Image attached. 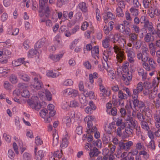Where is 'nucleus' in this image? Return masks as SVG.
Here are the masks:
<instances>
[{
	"mask_svg": "<svg viewBox=\"0 0 160 160\" xmlns=\"http://www.w3.org/2000/svg\"><path fill=\"white\" fill-rule=\"evenodd\" d=\"M148 61L152 70L155 69L157 66V64L154 59L150 57Z\"/></svg>",
	"mask_w": 160,
	"mask_h": 160,
	"instance_id": "412c9836",
	"label": "nucleus"
},
{
	"mask_svg": "<svg viewBox=\"0 0 160 160\" xmlns=\"http://www.w3.org/2000/svg\"><path fill=\"white\" fill-rule=\"evenodd\" d=\"M40 21L41 22H45L46 25L48 27H50L52 25V22L49 19L42 18L40 19Z\"/></svg>",
	"mask_w": 160,
	"mask_h": 160,
	"instance_id": "f704fd0d",
	"label": "nucleus"
},
{
	"mask_svg": "<svg viewBox=\"0 0 160 160\" xmlns=\"http://www.w3.org/2000/svg\"><path fill=\"white\" fill-rule=\"evenodd\" d=\"M125 128V131L127 134V136L129 137V136L132 135L134 129L131 128L127 126H126Z\"/></svg>",
	"mask_w": 160,
	"mask_h": 160,
	"instance_id": "7c9ffc66",
	"label": "nucleus"
},
{
	"mask_svg": "<svg viewBox=\"0 0 160 160\" xmlns=\"http://www.w3.org/2000/svg\"><path fill=\"white\" fill-rule=\"evenodd\" d=\"M154 37L150 33H148L144 36V41L146 43L153 42L154 41Z\"/></svg>",
	"mask_w": 160,
	"mask_h": 160,
	"instance_id": "a211bd4d",
	"label": "nucleus"
},
{
	"mask_svg": "<svg viewBox=\"0 0 160 160\" xmlns=\"http://www.w3.org/2000/svg\"><path fill=\"white\" fill-rule=\"evenodd\" d=\"M107 111L109 114L111 113L112 115L114 116L117 114V110L115 108H113L110 110H107Z\"/></svg>",
	"mask_w": 160,
	"mask_h": 160,
	"instance_id": "de8ad7c7",
	"label": "nucleus"
},
{
	"mask_svg": "<svg viewBox=\"0 0 160 160\" xmlns=\"http://www.w3.org/2000/svg\"><path fill=\"white\" fill-rule=\"evenodd\" d=\"M33 77L34 83L31 85V88H33L36 90H39L42 88L43 85L42 82H41L40 79L41 77L39 74H37L35 72H32Z\"/></svg>",
	"mask_w": 160,
	"mask_h": 160,
	"instance_id": "7ed1b4c3",
	"label": "nucleus"
},
{
	"mask_svg": "<svg viewBox=\"0 0 160 160\" xmlns=\"http://www.w3.org/2000/svg\"><path fill=\"white\" fill-rule=\"evenodd\" d=\"M160 80V77H157L156 78H155L153 79L152 81V85L155 88L156 87H157L159 82Z\"/></svg>",
	"mask_w": 160,
	"mask_h": 160,
	"instance_id": "49530a36",
	"label": "nucleus"
},
{
	"mask_svg": "<svg viewBox=\"0 0 160 160\" xmlns=\"http://www.w3.org/2000/svg\"><path fill=\"white\" fill-rule=\"evenodd\" d=\"M103 18L105 22L107 23L108 22V19L112 20L114 19V16L111 12H108L104 14Z\"/></svg>",
	"mask_w": 160,
	"mask_h": 160,
	"instance_id": "dca6fc26",
	"label": "nucleus"
},
{
	"mask_svg": "<svg viewBox=\"0 0 160 160\" xmlns=\"http://www.w3.org/2000/svg\"><path fill=\"white\" fill-rule=\"evenodd\" d=\"M99 153L98 149L96 148H94L92 149H91L89 154L90 157L91 158L98 156Z\"/></svg>",
	"mask_w": 160,
	"mask_h": 160,
	"instance_id": "c85d7f7f",
	"label": "nucleus"
},
{
	"mask_svg": "<svg viewBox=\"0 0 160 160\" xmlns=\"http://www.w3.org/2000/svg\"><path fill=\"white\" fill-rule=\"evenodd\" d=\"M78 94V90L71 88H68L64 90L63 91V94L65 97L71 96L72 97H76Z\"/></svg>",
	"mask_w": 160,
	"mask_h": 160,
	"instance_id": "1a4fd4ad",
	"label": "nucleus"
},
{
	"mask_svg": "<svg viewBox=\"0 0 160 160\" xmlns=\"http://www.w3.org/2000/svg\"><path fill=\"white\" fill-rule=\"evenodd\" d=\"M68 144L67 139L66 138H63L60 143V147L62 148H65L68 146Z\"/></svg>",
	"mask_w": 160,
	"mask_h": 160,
	"instance_id": "2f4dec72",
	"label": "nucleus"
},
{
	"mask_svg": "<svg viewBox=\"0 0 160 160\" xmlns=\"http://www.w3.org/2000/svg\"><path fill=\"white\" fill-rule=\"evenodd\" d=\"M123 50L127 54L129 62L130 63L133 64L134 62V58L135 56V54L133 48L125 46Z\"/></svg>",
	"mask_w": 160,
	"mask_h": 160,
	"instance_id": "20e7f679",
	"label": "nucleus"
},
{
	"mask_svg": "<svg viewBox=\"0 0 160 160\" xmlns=\"http://www.w3.org/2000/svg\"><path fill=\"white\" fill-rule=\"evenodd\" d=\"M136 49H139L142 44V42L140 40H137L135 43H132Z\"/></svg>",
	"mask_w": 160,
	"mask_h": 160,
	"instance_id": "4c0bfd02",
	"label": "nucleus"
},
{
	"mask_svg": "<svg viewBox=\"0 0 160 160\" xmlns=\"http://www.w3.org/2000/svg\"><path fill=\"white\" fill-rule=\"evenodd\" d=\"M63 55V54H62L51 55H50L49 57L54 62H57L59 61L60 59L62 57Z\"/></svg>",
	"mask_w": 160,
	"mask_h": 160,
	"instance_id": "5701e85b",
	"label": "nucleus"
},
{
	"mask_svg": "<svg viewBox=\"0 0 160 160\" xmlns=\"http://www.w3.org/2000/svg\"><path fill=\"white\" fill-rule=\"evenodd\" d=\"M142 128L146 130H148L149 128L147 122L144 121H142L141 122Z\"/></svg>",
	"mask_w": 160,
	"mask_h": 160,
	"instance_id": "37998d69",
	"label": "nucleus"
},
{
	"mask_svg": "<svg viewBox=\"0 0 160 160\" xmlns=\"http://www.w3.org/2000/svg\"><path fill=\"white\" fill-rule=\"evenodd\" d=\"M21 95L23 97L28 98L30 96L29 91L27 89L23 90L21 92Z\"/></svg>",
	"mask_w": 160,
	"mask_h": 160,
	"instance_id": "a18cd8bd",
	"label": "nucleus"
},
{
	"mask_svg": "<svg viewBox=\"0 0 160 160\" xmlns=\"http://www.w3.org/2000/svg\"><path fill=\"white\" fill-rule=\"evenodd\" d=\"M136 8L131 7L130 9V11L132 15L134 17L138 16L139 13L138 10Z\"/></svg>",
	"mask_w": 160,
	"mask_h": 160,
	"instance_id": "473e14b6",
	"label": "nucleus"
},
{
	"mask_svg": "<svg viewBox=\"0 0 160 160\" xmlns=\"http://www.w3.org/2000/svg\"><path fill=\"white\" fill-rule=\"evenodd\" d=\"M138 36V35L134 33H131L128 36L129 40L131 43H134L137 41Z\"/></svg>",
	"mask_w": 160,
	"mask_h": 160,
	"instance_id": "393cba45",
	"label": "nucleus"
},
{
	"mask_svg": "<svg viewBox=\"0 0 160 160\" xmlns=\"http://www.w3.org/2000/svg\"><path fill=\"white\" fill-rule=\"evenodd\" d=\"M94 119V118L92 116H88V117H86L85 118V120H88L87 122V125H92V121H93Z\"/></svg>",
	"mask_w": 160,
	"mask_h": 160,
	"instance_id": "c03bdc74",
	"label": "nucleus"
},
{
	"mask_svg": "<svg viewBox=\"0 0 160 160\" xmlns=\"http://www.w3.org/2000/svg\"><path fill=\"white\" fill-rule=\"evenodd\" d=\"M149 53L147 51H139L137 53L138 59L142 62H147L149 58Z\"/></svg>",
	"mask_w": 160,
	"mask_h": 160,
	"instance_id": "0eeeda50",
	"label": "nucleus"
},
{
	"mask_svg": "<svg viewBox=\"0 0 160 160\" xmlns=\"http://www.w3.org/2000/svg\"><path fill=\"white\" fill-rule=\"evenodd\" d=\"M145 89L143 90V92L145 96H148L149 99H153L157 96L158 93L157 90L155 88L153 89H149L148 87H147L146 85L144 86Z\"/></svg>",
	"mask_w": 160,
	"mask_h": 160,
	"instance_id": "39448f33",
	"label": "nucleus"
},
{
	"mask_svg": "<svg viewBox=\"0 0 160 160\" xmlns=\"http://www.w3.org/2000/svg\"><path fill=\"white\" fill-rule=\"evenodd\" d=\"M48 111L46 109L41 110L40 112L41 116L43 118H45L46 114H48Z\"/></svg>",
	"mask_w": 160,
	"mask_h": 160,
	"instance_id": "0e129e2a",
	"label": "nucleus"
},
{
	"mask_svg": "<svg viewBox=\"0 0 160 160\" xmlns=\"http://www.w3.org/2000/svg\"><path fill=\"white\" fill-rule=\"evenodd\" d=\"M110 137L109 135H104L102 141L104 144H107L110 141Z\"/></svg>",
	"mask_w": 160,
	"mask_h": 160,
	"instance_id": "c9c22d12",
	"label": "nucleus"
},
{
	"mask_svg": "<svg viewBox=\"0 0 160 160\" xmlns=\"http://www.w3.org/2000/svg\"><path fill=\"white\" fill-rule=\"evenodd\" d=\"M47 76L49 77L54 78L58 76V73L55 72H53L52 71H48L47 73Z\"/></svg>",
	"mask_w": 160,
	"mask_h": 160,
	"instance_id": "ea45409f",
	"label": "nucleus"
},
{
	"mask_svg": "<svg viewBox=\"0 0 160 160\" xmlns=\"http://www.w3.org/2000/svg\"><path fill=\"white\" fill-rule=\"evenodd\" d=\"M3 86L7 90H10L12 88V86L8 81L4 82Z\"/></svg>",
	"mask_w": 160,
	"mask_h": 160,
	"instance_id": "5fc2aeb1",
	"label": "nucleus"
},
{
	"mask_svg": "<svg viewBox=\"0 0 160 160\" xmlns=\"http://www.w3.org/2000/svg\"><path fill=\"white\" fill-rule=\"evenodd\" d=\"M114 22H110L108 24V26L106 25L103 28V30L105 34H108L113 29Z\"/></svg>",
	"mask_w": 160,
	"mask_h": 160,
	"instance_id": "6ab92c4d",
	"label": "nucleus"
},
{
	"mask_svg": "<svg viewBox=\"0 0 160 160\" xmlns=\"http://www.w3.org/2000/svg\"><path fill=\"white\" fill-rule=\"evenodd\" d=\"M137 117L138 119L141 121V122L144 121L145 119V117L144 116L143 114L140 112L137 113Z\"/></svg>",
	"mask_w": 160,
	"mask_h": 160,
	"instance_id": "338daca9",
	"label": "nucleus"
},
{
	"mask_svg": "<svg viewBox=\"0 0 160 160\" xmlns=\"http://www.w3.org/2000/svg\"><path fill=\"white\" fill-rule=\"evenodd\" d=\"M92 134H89L87 136V135L84 134L83 137V138H87L88 141L89 142H91L92 141L93 139V137Z\"/></svg>",
	"mask_w": 160,
	"mask_h": 160,
	"instance_id": "864d4df0",
	"label": "nucleus"
},
{
	"mask_svg": "<svg viewBox=\"0 0 160 160\" xmlns=\"http://www.w3.org/2000/svg\"><path fill=\"white\" fill-rule=\"evenodd\" d=\"M85 97H89L91 98H93L95 96L94 92L92 91H88L87 90H84L83 91Z\"/></svg>",
	"mask_w": 160,
	"mask_h": 160,
	"instance_id": "bb28decb",
	"label": "nucleus"
},
{
	"mask_svg": "<svg viewBox=\"0 0 160 160\" xmlns=\"http://www.w3.org/2000/svg\"><path fill=\"white\" fill-rule=\"evenodd\" d=\"M143 84L142 82H140L137 84L136 86L133 88L132 91L139 94L143 91Z\"/></svg>",
	"mask_w": 160,
	"mask_h": 160,
	"instance_id": "4468645a",
	"label": "nucleus"
},
{
	"mask_svg": "<svg viewBox=\"0 0 160 160\" xmlns=\"http://www.w3.org/2000/svg\"><path fill=\"white\" fill-rule=\"evenodd\" d=\"M109 39L106 38L102 41V45L105 48H108L109 46Z\"/></svg>",
	"mask_w": 160,
	"mask_h": 160,
	"instance_id": "a19ab883",
	"label": "nucleus"
},
{
	"mask_svg": "<svg viewBox=\"0 0 160 160\" xmlns=\"http://www.w3.org/2000/svg\"><path fill=\"white\" fill-rule=\"evenodd\" d=\"M143 62L142 66L144 68L148 71H150L152 70L148 63H147L146 62Z\"/></svg>",
	"mask_w": 160,
	"mask_h": 160,
	"instance_id": "69168bd1",
	"label": "nucleus"
},
{
	"mask_svg": "<svg viewBox=\"0 0 160 160\" xmlns=\"http://www.w3.org/2000/svg\"><path fill=\"white\" fill-rule=\"evenodd\" d=\"M142 4L144 7L146 8H148L150 7L151 4V0H142Z\"/></svg>",
	"mask_w": 160,
	"mask_h": 160,
	"instance_id": "e433bc0d",
	"label": "nucleus"
},
{
	"mask_svg": "<svg viewBox=\"0 0 160 160\" xmlns=\"http://www.w3.org/2000/svg\"><path fill=\"white\" fill-rule=\"evenodd\" d=\"M10 80L12 83H16L18 82L17 77L14 75H11L10 77Z\"/></svg>",
	"mask_w": 160,
	"mask_h": 160,
	"instance_id": "603ef678",
	"label": "nucleus"
},
{
	"mask_svg": "<svg viewBox=\"0 0 160 160\" xmlns=\"http://www.w3.org/2000/svg\"><path fill=\"white\" fill-rule=\"evenodd\" d=\"M93 28H92L90 30H87L85 33V35L87 38H89L90 37V34L93 32Z\"/></svg>",
	"mask_w": 160,
	"mask_h": 160,
	"instance_id": "13d9d810",
	"label": "nucleus"
},
{
	"mask_svg": "<svg viewBox=\"0 0 160 160\" xmlns=\"http://www.w3.org/2000/svg\"><path fill=\"white\" fill-rule=\"evenodd\" d=\"M44 156L43 151H39L35 154V158L36 160H41Z\"/></svg>",
	"mask_w": 160,
	"mask_h": 160,
	"instance_id": "c756f323",
	"label": "nucleus"
},
{
	"mask_svg": "<svg viewBox=\"0 0 160 160\" xmlns=\"http://www.w3.org/2000/svg\"><path fill=\"white\" fill-rule=\"evenodd\" d=\"M44 43V40L42 39L36 43V46L37 48H40L43 45Z\"/></svg>",
	"mask_w": 160,
	"mask_h": 160,
	"instance_id": "bf43d9fd",
	"label": "nucleus"
},
{
	"mask_svg": "<svg viewBox=\"0 0 160 160\" xmlns=\"http://www.w3.org/2000/svg\"><path fill=\"white\" fill-rule=\"evenodd\" d=\"M140 22L141 23L145 24L146 22H149V20L147 19V16L145 15H142L140 18Z\"/></svg>",
	"mask_w": 160,
	"mask_h": 160,
	"instance_id": "8fccbe9b",
	"label": "nucleus"
},
{
	"mask_svg": "<svg viewBox=\"0 0 160 160\" xmlns=\"http://www.w3.org/2000/svg\"><path fill=\"white\" fill-rule=\"evenodd\" d=\"M78 6L80 9L83 12H86L88 11L87 7L86 6L85 2H80L78 5Z\"/></svg>",
	"mask_w": 160,
	"mask_h": 160,
	"instance_id": "cd10ccee",
	"label": "nucleus"
},
{
	"mask_svg": "<svg viewBox=\"0 0 160 160\" xmlns=\"http://www.w3.org/2000/svg\"><path fill=\"white\" fill-rule=\"evenodd\" d=\"M88 128L87 132L88 133L93 134V133L97 131V129L95 126H93L92 124L90 125H87Z\"/></svg>",
	"mask_w": 160,
	"mask_h": 160,
	"instance_id": "4be33fe9",
	"label": "nucleus"
},
{
	"mask_svg": "<svg viewBox=\"0 0 160 160\" xmlns=\"http://www.w3.org/2000/svg\"><path fill=\"white\" fill-rule=\"evenodd\" d=\"M91 52L92 56L94 58H99V49L98 46H95L93 47Z\"/></svg>",
	"mask_w": 160,
	"mask_h": 160,
	"instance_id": "f3484780",
	"label": "nucleus"
},
{
	"mask_svg": "<svg viewBox=\"0 0 160 160\" xmlns=\"http://www.w3.org/2000/svg\"><path fill=\"white\" fill-rule=\"evenodd\" d=\"M118 96L119 99L121 100L127 99L128 98V96L123 93L122 90H120L118 92Z\"/></svg>",
	"mask_w": 160,
	"mask_h": 160,
	"instance_id": "72a5a7b5",
	"label": "nucleus"
},
{
	"mask_svg": "<svg viewBox=\"0 0 160 160\" xmlns=\"http://www.w3.org/2000/svg\"><path fill=\"white\" fill-rule=\"evenodd\" d=\"M32 99H29L28 101L29 105L33 109L36 110L40 109L41 108L38 98L37 97H34L32 98Z\"/></svg>",
	"mask_w": 160,
	"mask_h": 160,
	"instance_id": "423d86ee",
	"label": "nucleus"
},
{
	"mask_svg": "<svg viewBox=\"0 0 160 160\" xmlns=\"http://www.w3.org/2000/svg\"><path fill=\"white\" fill-rule=\"evenodd\" d=\"M48 0H39V16L42 17L43 16V13L45 16L48 18L50 14L52 12V10L50 8L48 5Z\"/></svg>",
	"mask_w": 160,
	"mask_h": 160,
	"instance_id": "f03ea898",
	"label": "nucleus"
},
{
	"mask_svg": "<svg viewBox=\"0 0 160 160\" xmlns=\"http://www.w3.org/2000/svg\"><path fill=\"white\" fill-rule=\"evenodd\" d=\"M19 76L21 79L25 81H28L30 80V78L28 75L20 74Z\"/></svg>",
	"mask_w": 160,
	"mask_h": 160,
	"instance_id": "79ce46f5",
	"label": "nucleus"
},
{
	"mask_svg": "<svg viewBox=\"0 0 160 160\" xmlns=\"http://www.w3.org/2000/svg\"><path fill=\"white\" fill-rule=\"evenodd\" d=\"M71 116H67L64 118V121L67 126H70L71 123V119H74L75 117V112H72L70 113Z\"/></svg>",
	"mask_w": 160,
	"mask_h": 160,
	"instance_id": "2eb2a0df",
	"label": "nucleus"
},
{
	"mask_svg": "<svg viewBox=\"0 0 160 160\" xmlns=\"http://www.w3.org/2000/svg\"><path fill=\"white\" fill-rule=\"evenodd\" d=\"M143 28L145 30H148L150 32H152L154 30L152 23L149 22H146L144 24Z\"/></svg>",
	"mask_w": 160,
	"mask_h": 160,
	"instance_id": "aec40b11",
	"label": "nucleus"
},
{
	"mask_svg": "<svg viewBox=\"0 0 160 160\" xmlns=\"http://www.w3.org/2000/svg\"><path fill=\"white\" fill-rule=\"evenodd\" d=\"M158 112L159 113H160V110L156 111V113L154 114V118L155 121V122H160V117L159 114L158 113Z\"/></svg>",
	"mask_w": 160,
	"mask_h": 160,
	"instance_id": "052dcab7",
	"label": "nucleus"
},
{
	"mask_svg": "<svg viewBox=\"0 0 160 160\" xmlns=\"http://www.w3.org/2000/svg\"><path fill=\"white\" fill-rule=\"evenodd\" d=\"M143 84L142 82H140L137 84L136 86L133 88L132 91L139 94L143 91Z\"/></svg>",
	"mask_w": 160,
	"mask_h": 160,
	"instance_id": "ddd939ff",
	"label": "nucleus"
},
{
	"mask_svg": "<svg viewBox=\"0 0 160 160\" xmlns=\"http://www.w3.org/2000/svg\"><path fill=\"white\" fill-rule=\"evenodd\" d=\"M116 125L118 126V128H122V129H124L126 127V122H123L121 118H118L116 122Z\"/></svg>",
	"mask_w": 160,
	"mask_h": 160,
	"instance_id": "b1692460",
	"label": "nucleus"
},
{
	"mask_svg": "<svg viewBox=\"0 0 160 160\" xmlns=\"http://www.w3.org/2000/svg\"><path fill=\"white\" fill-rule=\"evenodd\" d=\"M113 53V52L110 49L107 51H104L103 52V58L106 62L108 66V63L110 62Z\"/></svg>",
	"mask_w": 160,
	"mask_h": 160,
	"instance_id": "9b49d317",
	"label": "nucleus"
},
{
	"mask_svg": "<svg viewBox=\"0 0 160 160\" xmlns=\"http://www.w3.org/2000/svg\"><path fill=\"white\" fill-rule=\"evenodd\" d=\"M25 58H20L18 59L17 60H14L12 61V65L15 67H17L21 65L22 64H24L25 66L27 67L26 63H28L29 62H26L25 61Z\"/></svg>",
	"mask_w": 160,
	"mask_h": 160,
	"instance_id": "f8f14e48",
	"label": "nucleus"
},
{
	"mask_svg": "<svg viewBox=\"0 0 160 160\" xmlns=\"http://www.w3.org/2000/svg\"><path fill=\"white\" fill-rule=\"evenodd\" d=\"M31 158L30 154L28 152H25L23 155V160H30Z\"/></svg>",
	"mask_w": 160,
	"mask_h": 160,
	"instance_id": "4d7b16f0",
	"label": "nucleus"
},
{
	"mask_svg": "<svg viewBox=\"0 0 160 160\" xmlns=\"http://www.w3.org/2000/svg\"><path fill=\"white\" fill-rule=\"evenodd\" d=\"M126 121V126L134 129L138 126L137 122L134 120L131 116H128L125 119Z\"/></svg>",
	"mask_w": 160,
	"mask_h": 160,
	"instance_id": "9d476101",
	"label": "nucleus"
},
{
	"mask_svg": "<svg viewBox=\"0 0 160 160\" xmlns=\"http://www.w3.org/2000/svg\"><path fill=\"white\" fill-rule=\"evenodd\" d=\"M73 81L71 79H68L63 82V85L66 86H72L73 84Z\"/></svg>",
	"mask_w": 160,
	"mask_h": 160,
	"instance_id": "6e6d98bb",
	"label": "nucleus"
},
{
	"mask_svg": "<svg viewBox=\"0 0 160 160\" xmlns=\"http://www.w3.org/2000/svg\"><path fill=\"white\" fill-rule=\"evenodd\" d=\"M116 14L118 17H123L124 15L122 10L120 8H117L116 9Z\"/></svg>",
	"mask_w": 160,
	"mask_h": 160,
	"instance_id": "58836bf2",
	"label": "nucleus"
},
{
	"mask_svg": "<svg viewBox=\"0 0 160 160\" xmlns=\"http://www.w3.org/2000/svg\"><path fill=\"white\" fill-rule=\"evenodd\" d=\"M125 143L126 146V147L128 151L130 150L131 147L133 146V142L132 141H128L126 142Z\"/></svg>",
	"mask_w": 160,
	"mask_h": 160,
	"instance_id": "774afa93",
	"label": "nucleus"
},
{
	"mask_svg": "<svg viewBox=\"0 0 160 160\" xmlns=\"http://www.w3.org/2000/svg\"><path fill=\"white\" fill-rule=\"evenodd\" d=\"M138 74L139 76L142 77V79H146V76L144 74V72L143 69H139L138 71Z\"/></svg>",
	"mask_w": 160,
	"mask_h": 160,
	"instance_id": "680f3d73",
	"label": "nucleus"
},
{
	"mask_svg": "<svg viewBox=\"0 0 160 160\" xmlns=\"http://www.w3.org/2000/svg\"><path fill=\"white\" fill-rule=\"evenodd\" d=\"M132 78V72L126 71L122 75V79L123 80L124 83L126 85H128Z\"/></svg>",
	"mask_w": 160,
	"mask_h": 160,
	"instance_id": "6e6552de",
	"label": "nucleus"
},
{
	"mask_svg": "<svg viewBox=\"0 0 160 160\" xmlns=\"http://www.w3.org/2000/svg\"><path fill=\"white\" fill-rule=\"evenodd\" d=\"M119 44L118 46L116 44H114L113 47L114 52L116 54V58L117 61L121 62L124 58V52L123 51L126 44V39L121 37H118V39L116 40Z\"/></svg>",
	"mask_w": 160,
	"mask_h": 160,
	"instance_id": "f257e3e1",
	"label": "nucleus"
},
{
	"mask_svg": "<svg viewBox=\"0 0 160 160\" xmlns=\"http://www.w3.org/2000/svg\"><path fill=\"white\" fill-rule=\"evenodd\" d=\"M62 151H59V150L56 151L53 154V157H51L50 160H55V158H58V159H60L62 156Z\"/></svg>",
	"mask_w": 160,
	"mask_h": 160,
	"instance_id": "a878e982",
	"label": "nucleus"
},
{
	"mask_svg": "<svg viewBox=\"0 0 160 160\" xmlns=\"http://www.w3.org/2000/svg\"><path fill=\"white\" fill-rule=\"evenodd\" d=\"M152 105L156 108H158L160 107V99H157L156 100H153Z\"/></svg>",
	"mask_w": 160,
	"mask_h": 160,
	"instance_id": "3c124183",
	"label": "nucleus"
},
{
	"mask_svg": "<svg viewBox=\"0 0 160 160\" xmlns=\"http://www.w3.org/2000/svg\"><path fill=\"white\" fill-rule=\"evenodd\" d=\"M108 75L112 80H114L116 78L115 74L114 73V71L112 70H108Z\"/></svg>",
	"mask_w": 160,
	"mask_h": 160,
	"instance_id": "09e8293b",
	"label": "nucleus"
},
{
	"mask_svg": "<svg viewBox=\"0 0 160 160\" xmlns=\"http://www.w3.org/2000/svg\"><path fill=\"white\" fill-rule=\"evenodd\" d=\"M119 147L121 149L124 150L125 151H128L126 147V146L125 143L122 142H119Z\"/></svg>",
	"mask_w": 160,
	"mask_h": 160,
	"instance_id": "e2e57ef3",
	"label": "nucleus"
}]
</instances>
